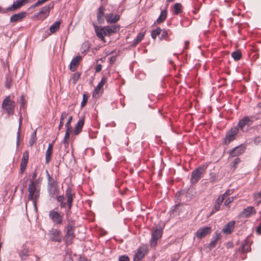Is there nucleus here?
<instances>
[{
    "instance_id": "obj_1",
    "label": "nucleus",
    "mask_w": 261,
    "mask_h": 261,
    "mask_svg": "<svg viewBox=\"0 0 261 261\" xmlns=\"http://www.w3.org/2000/svg\"><path fill=\"white\" fill-rule=\"evenodd\" d=\"M75 222L72 219H68L67 223L64 227L65 236L64 240L67 245H71L75 238Z\"/></svg>"
},
{
    "instance_id": "obj_2",
    "label": "nucleus",
    "mask_w": 261,
    "mask_h": 261,
    "mask_svg": "<svg viewBox=\"0 0 261 261\" xmlns=\"http://www.w3.org/2000/svg\"><path fill=\"white\" fill-rule=\"evenodd\" d=\"M28 198L36 204L40 195V188L35 181L31 180L28 187Z\"/></svg>"
},
{
    "instance_id": "obj_3",
    "label": "nucleus",
    "mask_w": 261,
    "mask_h": 261,
    "mask_svg": "<svg viewBox=\"0 0 261 261\" xmlns=\"http://www.w3.org/2000/svg\"><path fill=\"white\" fill-rule=\"evenodd\" d=\"M206 168V166L202 165L192 172L191 181L192 184H196L199 181L205 173Z\"/></svg>"
},
{
    "instance_id": "obj_4",
    "label": "nucleus",
    "mask_w": 261,
    "mask_h": 261,
    "mask_svg": "<svg viewBox=\"0 0 261 261\" xmlns=\"http://www.w3.org/2000/svg\"><path fill=\"white\" fill-rule=\"evenodd\" d=\"M48 216L49 219L54 224L57 225L63 224L64 217L60 213L52 210L49 212Z\"/></svg>"
},
{
    "instance_id": "obj_5",
    "label": "nucleus",
    "mask_w": 261,
    "mask_h": 261,
    "mask_svg": "<svg viewBox=\"0 0 261 261\" xmlns=\"http://www.w3.org/2000/svg\"><path fill=\"white\" fill-rule=\"evenodd\" d=\"M15 104L12 101L9 96H7L4 100L2 103V108L9 115H12L14 113Z\"/></svg>"
},
{
    "instance_id": "obj_6",
    "label": "nucleus",
    "mask_w": 261,
    "mask_h": 261,
    "mask_svg": "<svg viewBox=\"0 0 261 261\" xmlns=\"http://www.w3.org/2000/svg\"><path fill=\"white\" fill-rule=\"evenodd\" d=\"M148 251V247L145 245H142L136 250L134 256V261H141L143 258L147 254Z\"/></svg>"
},
{
    "instance_id": "obj_7",
    "label": "nucleus",
    "mask_w": 261,
    "mask_h": 261,
    "mask_svg": "<svg viewBox=\"0 0 261 261\" xmlns=\"http://www.w3.org/2000/svg\"><path fill=\"white\" fill-rule=\"evenodd\" d=\"M49 240L53 242L61 243L62 240V232L56 228H51L48 233Z\"/></svg>"
},
{
    "instance_id": "obj_8",
    "label": "nucleus",
    "mask_w": 261,
    "mask_h": 261,
    "mask_svg": "<svg viewBox=\"0 0 261 261\" xmlns=\"http://www.w3.org/2000/svg\"><path fill=\"white\" fill-rule=\"evenodd\" d=\"M253 121L248 116H245L239 120L238 126V128L242 132H246L248 130V127L252 125Z\"/></svg>"
},
{
    "instance_id": "obj_9",
    "label": "nucleus",
    "mask_w": 261,
    "mask_h": 261,
    "mask_svg": "<svg viewBox=\"0 0 261 261\" xmlns=\"http://www.w3.org/2000/svg\"><path fill=\"white\" fill-rule=\"evenodd\" d=\"M239 133L238 127H233L226 133L224 140V143L227 145L236 139V136Z\"/></svg>"
},
{
    "instance_id": "obj_10",
    "label": "nucleus",
    "mask_w": 261,
    "mask_h": 261,
    "mask_svg": "<svg viewBox=\"0 0 261 261\" xmlns=\"http://www.w3.org/2000/svg\"><path fill=\"white\" fill-rule=\"evenodd\" d=\"M65 196L67 199V204L68 206V210L66 211V214L67 217L70 213V210L72 205V202L73 198L75 197V194L72 192V190L70 188H68L66 190Z\"/></svg>"
},
{
    "instance_id": "obj_11",
    "label": "nucleus",
    "mask_w": 261,
    "mask_h": 261,
    "mask_svg": "<svg viewBox=\"0 0 261 261\" xmlns=\"http://www.w3.org/2000/svg\"><path fill=\"white\" fill-rule=\"evenodd\" d=\"M93 26L97 36L101 40L105 41V36H109L107 27L99 28L94 23H93Z\"/></svg>"
},
{
    "instance_id": "obj_12",
    "label": "nucleus",
    "mask_w": 261,
    "mask_h": 261,
    "mask_svg": "<svg viewBox=\"0 0 261 261\" xmlns=\"http://www.w3.org/2000/svg\"><path fill=\"white\" fill-rule=\"evenodd\" d=\"M53 7L54 5L52 3H50L48 5L44 6L41 10L37 13L36 17L38 19L43 20L48 16L50 10Z\"/></svg>"
},
{
    "instance_id": "obj_13",
    "label": "nucleus",
    "mask_w": 261,
    "mask_h": 261,
    "mask_svg": "<svg viewBox=\"0 0 261 261\" xmlns=\"http://www.w3.org/2000/svg\"><path fill=\"white\" fill-rule=\"evenodd\" d=\"M212 231L211 227L206 226L199 228L195 233V237L198 239H202L208 234H210Z\"/></svg>"
},
{
    "instance_id": "obj_14",
    "label": "nucleus",
    "mask_w": 261,
    "mask_h": 261,
    "mask_svg": "<svg viewBox=\"0 0 261 261\" xmlns=\"http://www.w3.org/2000/svg\"><path fill=\"white\" fill-rule=\"evenodd\" d=\"M245 150V147L243 145L236 147L228 151L229 154V158H232L241 155L244 153Z\"/></svg>"
},
{
    "instance_id": "obj_15",
    "label": "nucleus",
    "mask_w": 261,
    "mask_h": 261,
    "mask_svg": "<svg viewBox=\"0 0 261 261\" xmlns=\"http://www.w3.org/2000/svg\"><path fill=\"white\" fill-rule=\"evenodd\" d=\"M106 9L103 6H100L97 12V20L99 24H102L105 22V11Z\"/></svg>"
},
{
    "instance_id": "obj_16",
    "label": "nucleus",
    "mask_w": 261,
    "mask_h": 261,
    "mask_svg": "<svg viewBox=\"0 0 261 261\" xmlns=\"http://www.w3.org/2000/svg\"><path fill=\"white\" fill-rule=\"evenodd\" d=\"M163 233V231L161 229L156 228L152 233V238L151 245H155L157 240L160 239Z\"/></svg>"
},
{
    "instance_id": "obj_17",
    "label": "nucleus",
    "mask_w": 261,
    "mask_h": 261,
    "mask_svg": "<svg viewBox=\"0 0 261 261\" xmlns=\"http://www.w3.org/2000/svg\"><path fill=\"white\" fill-rule=\"evenodd\" d=\"M105 18L108 23H115L120 19V15L110 13L105 15Z\"/></svg>"
},
{
    "instance_id": "obj_18",
    "label": "nucleus",
    "mask_w": 261,
    "mask_h": 261,
    "mask_svg": "<svg viewBox=\"0 0 261 261\" xmlns=\"http://www.w3.org/2000/svg\"><path fill=\"white\" fill-rule=\"evenodd\" d=\"M256 211L253 206H249L245 208L240 214V216L243 218H248L251 215L255 214Z\"/></svg>"
},
{
    "instance_id": "obj_19",
    "label": "nucleus",
    "mask_w": 261,
    "mask_h": 261,
    "mask_svg": "<svg viewBox=\"0 0 261 261\" xmlns=\"http://www.w3.org/2000/svg\"><path fill=\"white\" fill-rule=\"evenodd\" d=\"M55 141L48 144V146L45 153V163L48 164L50 161V158L53 152V147Z\"/></svg>"
},
{
    "instance_id": "obj_20",
    "label": "nucleus",
    "mask_w": 261,
    "mask_h": 261,
    "mask_svg": "<svg viewBox=\"0 0 261 261\" xmlns=\"http://www.w3.org/2000/svg\"><path fill=\"white\" fill-rule=\"evenodd\" d=\"M235 221H232L228 222L226 224L222 230V231L225 234H230L234 228Z\"/></svg>"
},
{
    "instance_id": "obj_21",
    "label": "nucleus",
    "mask_w": 261,
    "mask_h": 261,
    "mask_svg": "<svg viewBox=\"0 0 261 261\" xmlns=\"http://www.w3.org/2000/svg\"><path fill=\"white\" fill-rule=\"evenodd\" d=\"M81 59V57L76 56L71 61L70 64V70L71 71L73 72L76 70Z\"/></svg>"
},
{
    "instance_id": "obj_22",
    "label": "nucleus",
    "mask_w": 261,
    "mask_h": 261,
    "mask_svg": "<svg viewBox=\"0 0 261 261\" xmlns=\"http://www.w3.org/2000/svg\"><path fill=\"white\" fill-rule=\"evenodd\" d=\"M25 16V12H21L12 16L10 18V21L12 22H19Z\"/></svg>"
},
{
    "instance_id": "obj_23",
    "label": "nucleus",
    "mask_w": 261,
    "mask_h": 261,
    "mask_svg": "<svg viewBox=\"0 0 261 261\" xmlns=\"http://www.w3.org/2000/svg\"><path fill=\"white\" fill-rule=\"evenodd\" d=\"M224 198L222 197H219L216 199V202L214 207V208L211 213V215L214 214L215 212L219 211L220 210V206L224 201Z\"/></svg>"
},
{
    "instance_id": "obj_24",
    "label": "nucleus",
    "mask_w": 261,
    "mask_h": 261,
    "mask_svg": "<svg viewBox=\"0 0 261 261\" xmlns=\"http://www.w3.org/2000/svg\"><path fill=\"white\" fill-rule=\"evenodd\" d=\"M47 189L49 195L52 197L57 196L59 194V190L58 189V185L47 186Z\"/></svg>"
},
{
    "instance_id": "obj_25",
    "label": "nucleus",
    "mask_w": 261,
    "mask_h": 261,
    "mask_svg": "<svg viewBox=\"0 0 261 261\" xmlns=\"http://www.w3.org/2000/svg\"><path fill=\"white\" fill-rule=\"evenodd\" d=\"M84 124V119H80L77 123H76L74 130V134L75 135H79L82 131V128Z\"/></svg>"
},
{
    "instance_id": "obj_26",
    "label": "nucleus",
    "mask_w": 261,
    "mask_h": 261,
    "mask_svg": "<svg viewBox=\"0 0 261 261\" xmlns=\"http://www.w3.org/2000/svg\"><path fill=\"white\" fill-rule=\"evenodd\" d=\"M167 17V11L166 9L161 11V14L156 20L158 23H161L164 21Z\"/></svg>"
},
{
    "instance_id": "obj_27",
    "label": "nucleus",
    "mask_w": 261,
    "mask_h": 261,
    "mask_svg": "<svg viewBox=\"0 0 261 261\" xmlns=\"http://www.w3.org/2000/svg\"><path fill=\"white\" fill-rule=\"evenodd\" d=\"M25 1H16L10 7L7 9L8 11H14L20 8L24 4Z\"/></svg>"
},
{
    "instance_id": "obj_28",
    "label": "nucleus",
    "mask_w": 261,
    "mask_h": 261,
    "mask_svg": "<svg viewBox=\"0 0 261 261\" xmlns=\"http://www.w3.org/2000/svg\"><path fill=\"white\" fill-rule=\"evenodd\" d=\"M251 243L248 239H246L242 246V251L243 252H249L251 250Z\"/></svg>"
},
{
    "instance_id": "obj_29",
    "label": "nucleus",
    "mask_w": 261,
    "mask_h": 261,
    "mask_svg": "<svg viewBox=\"0 0 261 261\" xmlns=\"http://www.w3.org/2000/svg\"><path fill=\"white\" fill-rule=\"evenodd\" d=\"M108 30L109 31V36L112 34L116 33L119 31L120 27L118 25H112L111 26H107Z\"/></svg>"
},
{
    "instance_id": "obj_30",
    "label": "nucleus",
    "mask_w": 261,
    "mask_h": 261,
    "mask_svg": "<svg viewBox=\"0 0 261 261\" xmlns=\"http://www.w3.org/2000/svg\"><path fill=\"white\" fill-rule=\"evenodd\" d=\"M182 5L180 3H176L173 7V14L178 15L182 12Z\"/></svg>"
},
{
    "instance_id": "obj_31",
    "label": "nucleus",
    "mask_w": 261,
    "mask_h": 261,
    "mask_svg": "<svg viewBox=\"0 0 261 261\" xmlns=\"http://www.w3.org/2000/svg\"><path fill=\"white\" fill-rule=\"evenodd\" d=\"M144 37V33H139L138 34L137 37L133 40L132 46H136L139 44Z\"/></svg>"
},
{
    "instance_id": "obj_32",
    "label": "nucleus",
    "mask_w": 261,
    "mask_h": 261,
    "mask_svg": "<svg viewBox=\"0 0 261 261\" xmlns=\"http://www.w3.org/2000/svg\"><path fill=\"white\" fill-rule=\"evenodd\" d=\"M60 22L58 21H56L53 25L49 28V30L51 33H56L59 29Z\"/></svg>"
},
{
    "instance_id": "obj_33",
    "label": "nucleus",
    "mask_w": 261,
    "mask_h": 261,
    "mask_svg": "<svg viewBox=\"0 0 261 261\" xmlns=\"http://www.w3.org/2000/svg\"><path fill=\"white\" fill-rule=\"evenodd\" d=\"M46 173L48 179V185L47 186H52L57 185L56 181L53 178L49 175V172L47 170H46Z\"/></svg>"
},
{
    "instance_id": "obj_34",
    "label": "nucleus",
    "mask_w": 261,
    "mask_h": 261,
    "mask_svg": "<svg viewBox=\"0 0 261 261\" xmlns=\"http://www.w3.org/2000/svg\"><path fill=\"white\" fill-rule=\"evenodd\" d=\"M231 56L236 61H238L242 58V53L240 50H237L231 54Z\"/></svg>"
},
{
    "instance_id": "obj_35",
    "label": "nucleus",
    "mask_w": 261,
    "mask_h": 261,
    "mask_svg": "<svg viewBox=\"0 0 261 261\" xmlns=\"http://www.w3.org/2000/svg\"><path fill=\"white\" fill-rule=\"evenodd\" d=\"M12 77L9 75H7L6 77V81L5 82V87L7 89H10L12 86Z\"/></svg>"
},
{
    "instance_id": "obj_36",
    "label": "nucleus",
    "mask_w": 261,
    "mask_h": 261,
    "mask_svg": "<svg viewBox=\"0 0 261 261\" xmlns=\"http://www.w3.org/2000/svg\"><path fill=\"white\" fill-rule=\"evenodd\" d=\"M162 32V29L160 28H157L155 30H152L151 32V37L153 39H155L158 36H159Z\"/></svg>"
},
{
    "instance_id": "obj_37",
    "label": "nucleus",
    "mask_w": 261,
    "mask_h": 261,
    "mask_svg": "<svg viewBox=\"0 0 261 261\" xmlns=\"http://www.w3.org/2000/svg\"><path fill=\"white\" fill-rule=\"evenodd\" d=\"M241 162V160L239 158H236L231 164V168L234 171L238 167V164Z\"/></svg>"
},
{
    "instance_id": "obj_38",
    "label": "nucleus",
    "mask_w": 261,
    "mask_h": 261,
    "mask_svg": "<svg viewBox=\"0 0 261 261\" xmlns=\"http://www.w3.org/2000/svg\"><path fill=\"white\" fill-rule=\"evenodd\" d=\"M89 97V95L88 93H85L83 94V99H82V101L81 105V106L82 108L84 107L86 105Z\"/></svg>"
},
{
    "instance_id": "obj_39",
    "label": "nucleus",
    "mask_w": 261,
    "mask_h": 261,
    "mask_svg": "<svg viewBox=\"0 0 261 261\" xmlns=\"http://www.w3.org/2000/svg\"><path fill=\"white\" fill-rule=\"evenodd\" d=\"M36 130H34L32 134L31 138L29 141V144L30 146H32L33 144L36 141Z\"/></svg>"
},
{
    "instance_id": "obj_40",
    "label": "nucleus",
    "mask_w": 261,
    "mask_h": 261,
    "mask_svg": "<svg viewBox=\"0 0 261 261\" xmlns=\"http://www.w3.org/2000/svg\"><path fill=\"white\" fill-rule=\"evenodd\" d=\"M28 161H23L21 160V163H20V170H21V174H22L24 171L26 169L27 165H28Z\"/></svg>"
},
{
    "instance_id": "obj_41",
    "label": "nucleus",
    "mask_w": 261,
    "mask_h": 261,
    "mask_svg": "<svg viewBox=\"0 0 261 261\" xmlns=\"http://www.w3.org/2000/svg\"><path fill=\"white\" fill-rule=\"evenodd\" d=\"M253 197L254 200L257 203V205L261 203V192L254 194Z\"/></svg>"
},
{
    "instance_id": "obj_42",
    "label": "nucleus",
    "mask_w": 261,
    "mask_h": 261,
    "mask_svg": "<svg viewBox=\"0 0 261 261\" xmlns=\"http://www.w3.org/2000/svg\"><path fill=\"white\" fill-rule=\"evenodd\" d=\"M161 34V36L160 38V40L164 39V40H167L168 39V33L166 30H162V32Z\"/></svg>"
},
{
    "instance_id": "obj_43",
    "label": "nucleus",
    "mask_w": 261,
    "mask_h": 261,
    "mask_svg": "<svg viewBox=\"0 0 261 261\" xmlns=\"http://www.w3.org/2000/svg\"><path fill=\"white\" fill-rule=\"evenodd\" d=\"M236 198V196L234 197H230L228 198H227L224 202L225 205L227 207H229V204L233 201L234 199Z\"/></svg>"
},
{
    "instance_id": "obj_44",
    "label": "nucleus",
    "mask_w": 261,
    "mask_h": 261,
    "mask_svg": "<svg viewBox=\"0 0 261 261\" xmlns=\"http://www.w3.org/2000/svg\"><path fill=\"white\" fill-rule=\"evenodd\" d=\"M213 239L216 240V241H218L220 240L221 238V232H220L218 231H216L213 235V237L212 238Z\"/></svg>"
},
{
    "instance_id": "obj_45",
    "label": "nucleus",
    "mask_w": 261,
    "mask_h": 261,
    "mask_svg": "<svg viewBox=\"0 0 261 261\" xmlns=\"http://www.w3.org/2000/svg\"><path fill=\"white\" fill-rule=\"evenodd\" d=\"M102 90V88H101L99 86H97L96 88H95L93 92V97H96L97 95H98L99 92Z\"/></svg>"
},
{
    "instance_id": "obj_46",
    "label": "nucleus",
    "mask_w": 261,
    "mask_h": 261,
    "mask_svg": "<svg viewBox=\"0 0 261 261\" xmlns=\"http://www.w3.org/2000/svg\"><path fill=\"white\" fill-rule=\"evenodd\" d=\"M107 82V79L105 76H103L100 82L98 84L101 88H102L103 85Z\"/></svg>"
},
{
    "instance_id": "obj_47",
    "label": "nucleus",
    "mask_w": 261,
    "mask_h": 261,
    "mask_svg": "<svg viewBox=\"0 0 261 261\" xmlns=\"http://www.w3.org/2000/svg\"><path fill=\"white\" fill-rule=\"evenodd\" d=\"M29 151L25 150L23 153L22 160L28 161L29 156Z\"/></svg>"
},
{
    "instance_id": "obj_48",
    "label": "nucleus",
    "mask_w": 261,
    "mask_h": 261,
    "mask_svg": "<svg viewBox=\"0 0 261 261\" xmlns=\"http://www.w3.org/2000/svg\"><path fill=\"white\" fill-rule=\"evenodd\" d=\"M232 192L230 190H227L223 194L220 195V197H222L224 198V200L226 197H228L229 195H230Z\"/></svg>"
},
{
    "instance_id": "obj_49",
    "label": "nucleus",
    "mask_w": 261,
    "mask_h": 261,
    "mask_svg": "<svg viewBox=\"0 0 261 261\" xmlns=\"http://www.w3.org/2000/svg\"><path fill=\"white\" fill-rule=\"evenodd\" d=\"M119 261H129V258L128 256L123 255L119 257Z\"/></svg>"
},
{
    "instance_id": "obj_50",
    "label": "nucleus",
    "mask_w": 261,
    "mask_h": 261,
    "mask_svg": "<svg viewBox=\"0 0 261 261\" xmlns=\"http://www.w3.org/2000/svg\"><path fill=\"white\" fill-rule=\"evenodd\" d=\"M217 244V241H216V240H215L214 239H213L212 238V241H211V242L209 244V246L211 248H213L216 246Z\"/></svg>"
},
{
    "instance_id": "obj_51",
    "label": "nucleus",
    "mask_w": 261,
    "mask_h": 261,
    "mask_svg": "<svg viewBox=\"0 0 261 261\" xmlns=\"http://www.w3.org/2000/svg\"><path fill=\"white\" fill-rule=\"evenodd\" d=\"M56 199L58 202L61 203V202H63L64 201L65 197L63 195L62 196H58L56 197Z\"/></svg>"
},
{
    "instance_id": "obj_52",
    "label": "nucleus",
    "mask_w": 261,
    "mask_h": 261,
    "mask_svg": "<svg viewBox=\"0 0 261 261\" xmlns=\"http://www.w3.org/2000/svg\"><path fill=\"white\" fill-rule=\"evenodd\" d=\"M68 114L66 112H62L60 119L64 121V119L67 117Z\"/></svg>"
},
{
    "instance_id": "obj_53",
    "label": "nucleus",
    "mask_w": 261,
    "mask_h": 261,
    "mask_svg": "<svg viewBox=\"0 0 261 261\" xmlns=\"http://www.w3.org/2000/svg\"><path fill=\"white\" fill-rule=\"evenodd\" d=\"M20 256L22 259H24L25 257L28 256V251L25 250V252L20 253Z\"/></svg>"
},
{
    "instance_id": "obj_54",
    "label": "nucleus",
    "mask_w": 261,
    "mask_h": 261,
    "mask_svg": "<svg viewBox=\"0 0 261 261\" xmlns=\"http://www.w3.org/2000/svg\"><path fill=\"white\" fill-rule=\"evenodd\" d=\"M72 120V116H70L68 118V119L65 124V126H71L70 124H71Z\"/></svg>"
},
{
    "instance_id": "obj_55",
    "label": "nucleus",
    "mask_w": 261,
    "mask_h": 261,
    "mask_svg": "<svg viewBox=\"0 0 261 261\" xmlns=\"http://www.w3.org/2000/svg\"><path fill=\"white\" fill-rule=\"evenodd\" d=\"M102 69V66L100 64H98L96 65L95 68V71L96 72H99Z\"/></svg>"
},
{
    "instance_id": "obj_56",
    "label": "nucleus",
    "mask_w": 261,
    "mask_h": 261,
    "mask_svg": "<svg viewBox=\"0 0 261 261\" xmlns=\"http://www.w3.org/2000/svg\"><path fill=\"white\" fill-rule=\"evenodd\" d=\"M37 176V172L36 170H35L33 173L32 178L31 180L34 181L35 180V179L36 178Z\"/></svg>"
},
{
    "instance_id": "obj_57",
    "label": "nucleus",
    "mask_w": 261,
    "mask_h": 261,
    "mask_svg": "<svg viewBox=\"0 0 261 261\" xmlns=\"http://www.w3.org/2000/svg\"><path fill=\"white\" fill-rule=\"evenodd\" d=\"M256 231L258 234H261V223H260L258 226L256 227Z\"/></svg>"
},
{
    "instance_id": "obj_58",
    "label": "nucleus",
    "mask_w": 261,
    "mask_h": 261,
    "mask_svg": "<svg viewBox=\"0 0 261 261\" xmlns=\"http://www.w3.org/2000/svg\"><path fill=\"white\" fill-rule=\"evenodd\" d=\"M45 1H37V2L34 5V7H37L43 4Z\"/></svg>"
},
{
    "instance_id": "obj_59",
    "label": "nucleus",
    "mask_w": 261,
    "mask_h": 261,
    "mask_svg": "<svg viewBox=\"0 0 261 261\" xmlns=\"http://www.w3.org/2000/svg\"><path fill=\"white\" fill-rule=\"evenodd\" d=\"M66 133H68V134H70L71 133V126H66Z\"/></svg>"
},
{
    "instance_id": "obj_60",
    "label": "nucleus",
    "mask_w": 261,
    "mask_h": 261,
    "mask_svg": "<svg viewBox=\"0 0 261 261\" xmlns=\"http://www.w3.org/2000/svg\"><path fill=\"white\" fill-rule=\"evenodd\" d=\"M64 125V121L60 119V124H59V129H60L61 128V127H63Z\"/></svg>"
},
{
    "instance_id": "obj_61",
    "label": "nucleus",
    "mask_w": 261,
    "mask_h": 261,
    "mask_svg": "<svg viewBox=\"0 0 261 261\" xmlns=\"http://www.w3.org/2000/svg\"><path fill=\"white\" fill-rule=\"evenodd\" d=\"M66 205V203H65L64 201H63V202H61L60 204V206L61 208H64V207H65Z\"/></svg>"
},
{
    "instance_id": "obj_62",
    "label": "nucleus",
    "mask_w": 261,
    "mask_h": 261,
    "mask_svg": "<svg viewBox=\"0 0 261 261\" xmlns=\"http://www.w3.org/2000/svg\"><path fill=\"white\" fill-rule=\"evenodd\" d=\"M68 142H69V139H66L65 138H64L63 143L64 144V145L65 146L67 145L68 144Z\"/></svg>"
},
{
    "instance_id": "obj_63",
    "label": "nucleus",
    "mask_w": 261,
    "mask_h": 261,
    "mask_svg": "<svg viewBox=\"0 0 261 261\" xmlns=\"http://www.w3.org/2000/svg\"><path fill=\"white\" fill-rule=\"evenodd\" d=\"M70 135V134H68V133H65L64 138H65L66 139H69Z\"/></svg>"
},
{
    "instance_id": "obj_64",
    "label": "nucleus",
    "mask_w": 261,
    "mask_h": 261,
    "mask_svg": "<svg viewBox=\"0 0 261 261\" xmlns=\"http://www.w3.org/2000/svg\"><path fill=\"white\" fill-rule=\"evenodd\" d=\"M185 48L186 49H188V45H189V41H185Z\"/></svg>"
}]
</instances>
